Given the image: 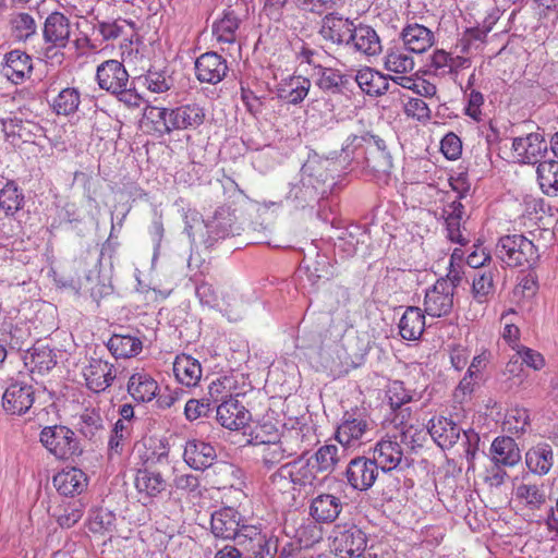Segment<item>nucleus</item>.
<instances>
[{
    "instance_id": "f257e3e1",
    "label": "nucleus",
    "mask_w": 558,
    "mask_h": 558,
    "mask_svg": "<svg viewBox=\"0 0 558 558\" xmlns=\"http://www.w3.org/2000/svg\"><path fill=\"white\" fill-rule=\"evenodd\" d=\"M336 162L328 158H313L306 161L302 168V177L299 184L290 192L295 198L307 201L318 194H325L327 186L335 182Z\"/></svg>"
},
{
    "instance_id": "f03ea898",
    "label": "nucleus",
    "mask_w": 558,
    "mask_h": 558,
    "mask_svg": "<svg viewBox=\"0 0 558 558\" xmlns=\"http://www.w3.org/2000/svg\"><path fill=\"white\" fill-rule=\"evenodd\" d=\"M496 256L508 267H531L539 258L538 247L523 234H507L496 244Z\"/></svg>"
},
{
    "instance_id": "7ed1b4c3",
    "label": "nucleus",
    "mask_w": 558,
    "mask_h": 558,
    "mask_svg": "<svg viewBox=\"0 0 558 558\" xmlns=\"http://www.w3.org/2000/svg\"><path fill=\"white\" fill-rule=\"evenodd\" d=\"M449 184L451 189L458 193V196L457 199L448 202L442 209L447 236L451 242L464 246L470 242V240L463 234L461 230V223L464 216V206L460 199L468 193L470 185L466 182V179L461 174L457 178L451 177Z\"/></svg>"
},
{
    "instance_id": "20e7f679",
    "label": "nucleus",
    "mask_w": 558,
    "mask_h": 558,
    "mask_svg": "<svg viewBox=\"0 0 558 558\" xmlns=\"http://www.w3.org/2000/svg\"><path fill=\"white\" fill-rule=\"evenodd\" d=\"M277 538L268 536L254 525H242L235 545L246 558H274L278 547Z\"/></svg>"
},
{
    "instance_id": "39448f33",
    "label": "nucleus",
    "mask_w": 558,
    "mask_h": 558,
    "mask_svg": "<svg viewBox=\"0 0 558 558\" xmlns=\"http://www.w3.org/2000/svg\"><path fill=\"white\" fill-rule=\"evenodd\" d=\"M39 439L49 453H82L75 433L64 425L44 427Z\"/></svg>"
},
{
    "instance_id": "423d86ee",
    "label": "nucleus",
    "mask_w": 558,
    "mask_h": 558,
    "mask_svg": "<svg viewBox=\"0 0 558 558\" xmlns=\"http://www.w3.org/2000/svg\"><path fill=\"white\" fill-rule=\"evenodd\" d=\"M453 287L446 279H438L424 299V312L432 317L448 316L453 308Z\"/></svg>"
},
{
    "instance_id": "0eeeda50",
    "label": "nucleus",
    "mask_w": 558,
    "mask_h": 558,
    "mask_svg": "<svg viewBox=\"0 0 558 558\" xmlns=\"http://www.w3.org/2000/svg\"><path fill=\"white\" fill-rule=\"evenodd\" d=\"M547 148L544 132L541 130L514 137L512 141L513 155L522 163H539Z\"/></svg>"
},
{
    "instance_id": "6e6552de",
    "label": "nucleus",
    "mask_w": 558,
    "mask_h": 558,
    "mask_svg": "<svg viewBox=\"0 0 558 558\" xmlns=\"http://www.w3.org/2000/svg\"><path fill=\"white\" fill-rule=\"evenodd\" d=\"M34 401L33 386L23 381H14L3 392L2 408L8 414L23 415L32 408Z\"/></svg>"
},
{
    "instance_id": "1a4fd4ad",
    "label": "nucleus",
    "mask_w": 558,
    "mask_h": 558,
    "mask_svg": "<svg viewBox=\"0 0 558 558\" xmlns=\"http://www.w3.org/2000/svg\"><path fill=\"white\" fill-rule=\"evenodd\" d=\"M96 81L100 89L117 94L128 86L129 73L122 62L109 59L97 66Z\"/></svg>"
},
{
    "instance_id": "9d476101",
    "label": "nucleus",
    "mask_w": 558,
    "mask_h": 558,
    "mask_svg": "<svg viewBox=\"0 0 558 558\" xmlns=\"http://www.w3.org/2000/svg\"><path fill=\"white\" fill-rule=\"evenodd\" d=\"M333 547L341 558H357L362 556L367 547V537L355 525L340 529L335 534Z\"/></svg>"
},
{
    "instance_id": "9b49d317",
    "label": "nucleus",
    "mask_w": 558,
    "mask_h": 558,
    "mask_svg": "<svg viewBox=\"0 0 558 558\" xmlns=\"http://www.w3.org/2000/svg\"><path fill=\"white\" fill-rule=\"evenodd\" d=\"M216 418L222 427L240 430L248 425L251 413L238 399L230 398L217 407Z\"/></svg>"
},
{
    "instance_id": "f8f14e48",
    "label": "nucleus",
    "mask_w": 558,
    "mask_h": 558,
    "mask_svg": "<svg viewBox=\"0 0 558 558\" xmlns=\"http://www.w3.org/2000/svg\"><path fill=\"white\" fill-rule=\"evenodd\" d=\"M228 72L226 59L216 52H205L195 61V75L201 83L217 84Z\"/></svg>"
},
{
    "instance_id": "ddd939ff",
    "label": "nucleus",
    "mask_w": 558,
    "mask_h": 558,
    "mask_svg": "<svg viewBox=\"0 0 558 558\" xmlns=\"http://www.w3.org/2000/svg\"><path fill=\"white\" fill-rule=\"evenodd\" d=\"M2 131L13 145L36 143L38 138L45 135V130L39 123L19 118L4 120L2 122Z\"/></svg>"
},
{
    "instance_id": "4468645a",
    "label": "nucleus",
    "mask_w": 558,
    "mask_h": 558,
    "mask_svg": "<svg viewBox=\"0 0 558 558\" xmlns=\"http://www.w3.org/2000/svg\"><path fill=\"white\" fill-rule=\"evenodd\" d=\"M86 386L94 392H102L109 388L116 378L113 364L101 359H92L84 369Z\"/></svg>"
},
{
    "instance_id": "2eb2a0df",
    "label": "nucleus",
    "mask_w": 558,
    "mask_h": 558,
    "mask_svg": "<svg viewBox=\"0 0 558 558\" xmlns=\"http://www.w3.org/2000/svg\"><path fill=\"white\" fill-rule=\"evenodd\" d=\"M354 25L349 19L335 13L326 14L322 20L320 36L335 45L350 44Z\"/></svg>"
},
{
    "instance_id": "dca6fc26",
    "label": "nucleus",
    "mask_w": 558,
    "mask_h": 558,
    "mask_svg": "<svg viewBox=\"0 0 558 558\" xmlns=\"http://www.w3.org/2000/svg\"><path fill=\"white\" fill-rule=\"evenodd\" d=\"M349 483L356 489L369 488L377 476V461L366 459L365 456H357L353 459L347 470Z\"/></svg>"
},
{
    "instance_id": "f3484780",
    "label": "nucleus",
    "mask_w": 558,
    "mask_h": 558,
    "mask_svg": "<svg viewBox=\"0 0 558 558\" xmlns=\"http://www.w3.org/2000/svg\"><path fill=\"white\" fill-rule=\"evenodd\" d=\"M210 527L216 537L233 539L235 543L241 533L240 514L230 507L219 509L211 514Z\"/></svg>"
},
{
    "instance_id": "a211bd4d",
    "label": "nucleus",
    "mask_w": 558,
    "mask_h": 558,
    "mask_svg": "<svg viewBox=\"0 0 558 558\" xmlns=\"http://www.w3.org/2000/svg\"><path fill=\"white\" fill-rule=\"evenodd\" d=\"M72 27L68 16L54 11L50 13L44 24V39L57 48H64L71 37Z\"/></svg>"
},
{
    "instance_id": "6ab92c4d",
    "label": "nucleus",
    "mask_w": 558,
    "mask_h": 558,
    "mask_svg": "<svg viewBox=\"0 0 558 558\" xmlns=\"http://www.w3.org/2000/svg\"><path fill=\"white\" fill-rule=\"evenodd\" d=\"M171 132L174 130L197 129L205 121V111L197 104H186L170 109Z\"/></svg>"
},
{
    "instance_id": "aec40b11",
    "label": "nucleus",
    "mask_w": 558,
    "mask_h": 558,
    "mask_svg": "<svg viewBox=\"0 0 558 558\" xmlns=\"http://www.w3.org/2000/svg\"><path fill=\"white\" fill-rule=\"evenodd\" d=\"M401 38L404 47L414 53H424L435 43L434 33L417 23L408 24L401 32Z\"/></svg>"
},
{
    "instance_id": "412c9836",
    "label": "nucleus",
    "mask_w": 558,
    "mask_h": 558,
    "mask_svg": "<svg viewBox=\"0 0 558 558\" xmlns=\"http://www.w3.org/2000/svg\"><path fill=\"white\" fill-rule=\"evenodd\" d=\"M32 70L33 62L27 53L21 50H12L5 54L2 73L13 84L23 83L31 75Z\"/></svg>"
},
{
    "instance_id": "4be33fe9",
    "label": "nucleus",
    "mask_w": 558,
    "mask_h": 558,
    "mask_svg": "<svg viewBox=\"0 0 558 558\" xmlns=\"http://www.w3.org/2000/svg\"><path fill=\"white\" fill-rule=\"evenodd\" d=\"M310 463L308 460L304 459V456H300L298 459L292 462H287L281 465L279 470L271 475L270 480L274 485V488H278L279 490H289L292 488V485L296 482L302 481L307 475L306 473L300 474L302 469L307 466Z\"/></svg>"
},
{
    "instance_id": "5701e85b",
    "label": "nucleus",
    "mask_w": 558,
    "mask_h": 558,
    "mask_svg": "<svg viewBox=\"0 0 558 558\" xmlns=\"http://www.w3.org/2000/svg\"><path fill=\"white\" fill-rule=\"evenodd\" d=\"M311 81L301 75H291L277 86V96L291 105L302 102L311 89Z\"/></svg>"
},
{
    "instance_id": "b1692460",
    "label": "nucleus",
    "mask_w": 558,
    "mask_h": 558,
    "mask_svg": "<svg viewBox=\"0 0 558 558\" xmlns=\"http://www.w3.org/2000/svg\"><path fill=\"white\" fill-rule=\"evenodd\" d=\"M159 390L155 378L145 371L135 372L128 381V392L138 402L151 401Z\"/></svg>"
},
{
    "instance_id": "393cba45",
    "label": "nucleus",
    "mask_w": 558,
    "mask_h": 558,
    "mask_svg": "<svg viewBox=\"0 0 558 558\" xmlns=\"http://www.w3.org/2000/svg\"><path fill=\"white\" fill-rule=\"evenodd\" d=\"M175 379L185 387H195L203 374L202 365L195 357L189 354H179L173 362Z\"/></svg>"
},
{
    "instance_id": "a878e982",
    "label": "nucleus",
    "mask_w": 558,
    "mask_h": 558,
    "mask_svg": "<svg viewBox=\"0 0 558 558\" xmlns=\"http://www.w3.org/2000/svg\"><path fill=\"white\" fill-rule=\"evenodd\" d=\"M53 485L64 496L81 494L87 486V476L76 468H68L53 477Z\"/></svg>"
},
{
    "instance_id": "bb28decb",
    "label": "nucleus",
    "mask_w": 558,
    "mask_h": 558,
    "mask_svg": "<svg viewBox=\"0 0 558 558\" xmlns=\"http://www.w3.org/2000/svg\"><path fill=\"white\" fill-rule=\"evenodd\" d=\"M363 418H345L337 428L336 439L344 449H355L367 429Z\"/></svg>"
},
{
    "instance_id": "cd10ccee",
    "label": "nucleus",
    "mask_w": 558,
    "mask_h": 558,
    "mask_svg": "<svg viewBox=\"0 0 558 558\" xmlns=\"http://www.w3.org/2000/svg\"><path fill=\"white\" fill-rule=\"evenodd\" d=\"M341 510L342 502L340 498L330 494L317 496L311 505V515L317 522H332L338 518Z\"/></svg>"
},
{
    "instance_id": "c85d7f7f",
    "label": "nucleus",
    "mask_w": 558,
    "mask_h": 558,
    "mask_svg": "<svg viewBox=\"0 0 558 558\" xmlns=\"http://www.w3.org/2000/svg\"><path fill=\"white\" fill-rule=\"evenodd\" d=\"M425 329V316L421 308L409 306L399 322L400 336L405 340H417Z\"/></svg>"
},
{
    "instance_id": "c756f323",
    "label": "nucleus",
    "mask_w": 558,
    "mask_h": 558,
    "mask_svg": "<svg viewBox=\"0 0 558 558\" xmlns=\"http://www.w3.org/2000/svg\"><path fill=\"white\" fill-rule=\"evenodd\" d=\"M404 46H395L387 49L384 56V68L396 74H407L413 71L415 62Z\"/></svg>"
},
{
    "instance_id": "7c9ffc66",
    "label": "nucleus",
    "mask_w": 558,
    "mask_h": 558,
    "mask_svg": "<svg viewBox=\"0 0 558 558\" xmlns=\"http://www.w3.org/2000/svg\"><path fill=\"white\" fill-rule=\"evenodd\" d=\"M350 44L354 46L355 50L366 56H375L381 50L377 33L367 25L354 26Z\"/></svg>"
},
{
    "instance_id": "2f4dec72",
    "label": "nucleus",
    "mask_w": 558,
    "mask_h": 558,
    "mask_svg": "<svg viewBox=\"0 0 558 558\" xmlns=\"http://www.w3.org/2000/svg\"><path fill=\"white\" fill-rule=\"evenodd\" d=\"M430 433L433 442L441 450H449L460 437V428L452 421L445 417L432 422Z\"/></svg>"
},
{
    "instance_id": "473e14b6",
    "label": "nucleus",
    "mask_w": 558,
    "mask_h": 558,
    "mask_svg": "<svg viewBox=\"0 0 558 558\" xmlns=\"http://www.w3.org/2000/svg\"><path fill=\"white\" fill-rule=\"evenodd\" d=\"M107 347L114 357L130 359L142 352L143 342L135 336L114 333L108 340Z\"/></svg>"
},
{
    "instance_id": "72a5a7b5",
    "label": "nucleus",
    "mask_w": 558,
    "mask_h": 558,
    "mask_svg": "<svg viewBox=\"0 0 558 558\" xmlns=\"http://www.w3.org/2000/svg\"><path fill=\"white\" fill-rule=\"evenodd\" d=\"M515 499L529 510H539L547 502L544 485L522 483L515 488Z\"/></svg>"
},
{
    "instance_id": "f704fd0d",
    "label": "nucleus",
    "mask_w": 558,
    "mask_h": 558,
    "mask_svg": "<svg viewBox=\"0 0 558 558\" xmlns=\"http://www.w3.org/2000/svg\"><path fill=\"white\" fill-rule=\"evenodd\" d=\"M355 81L360 88L369 96L383 95L388 90V81L385 75L371 68L357 71Z\"/></svg>"
},
{
    "instance_id": "c9c22d12",
    "label": "nucleus",
    "mask_w": 558,
    "mask_h": 558,
    "mask_svg": "<svg viewBox=\"0 0 558 558\" xmlns=\"http://www.w3.org/2000/svg\"><path fill=\"white\" fill-rule=\"evenodd\" d=\"M25 203L23 191L16 182L9 180L2 189H0V209L5 217H14Z\"/></svg>"
},
{
    "instance_id": "e433bc0d",
    "label": "nucleus",
    "mask_w": 558,
    "mask_h": 558,
    "mask_svg": "<svg viewBox=\"0 0 558 558\" xmlns=\"http://www.w3.org/2000/svg\"><path fill=\"white\" fill-rule=\"evenodd\" d=\"M143 121L150 131L159 135L171 133L170 109L147 105L144 109Z\"/></svg>"
},
{
    "instance_id": "4c0bfd02",
    "label": "nucleus",
    "mask_w": 558,
    "mask_h": 558,
    "mask_svg": "<svg viewBox=\"0 0 558 558\" xmlns=\"http://www.w3.org/2000/svg\"><path fill=\"white\" fill-rule=\"evenodd\" d=\"M537 181L544 194L548 196L558 195V161L546 160L538 163Z\"/></svg>"
},
{
    "instance_id": "58836bf2",
    "label": "nucleus",
    "mask_w": 558,
    "mask_h": 558,
    "mask_svg": "<svg viewBox=\"0 0 558 558\" xmlns=\"http://www.w3.org/2000/svg\"><path fill=\"white\" fill-rule=\"evenodd\" d=\"M97 29L104 40H116L124 36H136L135 23L124 19L98 22Z\"/></svg>"
},
{
    "instance_id": "ea45409f",
    "label": "nucleus",
    "mask_w": 558,
    "mask_h": 558,
    "mask_svg": "<svg viewBox=\"0 0 558 558\" xmlns=\"http://www.w3.org/2000/svg\"><path fill=\"white\" fill-rule=\"evenodd\" d=\"M521 460V456H489V464L486 466V481L490 485L499 486L504 483L506 472L504 466H513Z\"/></svg>"
},
{
    "instance_id": "a19ab883",
    "label": "nucleus",
    "mask_w": 558,
    "mask_h": 558,
    "mask_svg": "<svg viewBox=\"0 0 558 558\" xmlns=\"http://www.w3.org/2000/svg\"><path fill=\"white\" fill-rule=\"evenodd\" d=\"M81 94L74 87H65L53 98L51 107L58 116H70L77 111Z\"/></svg>"
},
{
    "instance_id": "79ce46f5",
    "label": "nucleus",
    "mask_w": 558,
    "mask_h": 558,
    "mask_svg": "<svg viewBox=\"0 0 558 558\" xmlns=\"http://www.w3.org/2000/svg\"><path fill=\"white\" fill-rule=\"evenodd\" d=\"M135 486L138 493H145L149 497H156L162 493L167 483L159 473L138 470L135 477Z\"/></svg>"
},
{
    "instance_id": "37998d69",
    "label": "nucleus",
    "mask_w": 558,
    "mask_h": 558,
    "mask_svg": "<svg viewBox=\"0 0 558 558\" xmlns=\"http://www.w3.org/2000/svg\"><path fill=\"white\" fill-rule=\"evenodd\" d=\"M404 433V453H418L421 450H429L433 442L430 428H414L412 425L403 428Z\"/></svg>"
},
{
    "instance_id": "c03bdc74",
    "label": "nucleus",
    "mask_w": 558,
    "mask_h": 558,
    "mask_svg": "<svg viewBox=\"0 0 558 558\" xmlns=\"http://www.w3.org/2000/svg\"><path fill=\"white\" fill-rule=\"evenodd\" d=\"M240 21L233 12H226L223 16L215 22L213 34L220 44H234Z\"/></svg>"
},
{
    "instance_id": "a18cd8bd",
    "label": "nucleus",
    "mask_w": 558,
    "mask_h": 558,
    "mask_svg": "<svg viewBox=\"0 0 558 558\" xmlns=\"http://www.w3.org/2000/svg\"><path fill=\"white\" fill-rule=\"evenodd\" d=\"M404 450L403 428L392 425L375 445L374 453H404Z\"/></svg>"
},
{
    "instance_id": "49530a36",
    "label": "nucleus",
    "mask_w": 558,
    "mask_h": 558,
    "mask_svg": "<svg viewBox=\"0 0 558 558\" xmlns=\"http://www.w3.org/2000/svg\"><path fill=\"white\" fill-rule=\"evenodd\" d=\"M317 71L316 85L324 92L339 93L347 83V77L340 70L322 65L317 66Z\"/></svg>"
},
{
    "instance_id": "de8ad7c7",
    "label": "nucleus",
    "mask_w": 558,
    "mask_h": 558,
    "mask_svg": "<svg viewBox=\"0 0 558 558\" xmlns=\"http://www.w3.org/2000/svg\"><path fill=\"white\" fill-rule=\"evenodd\" d=\"M116 514L106 509L99 508L94 510L88 520L89 531L99 534H111L116 530Z\"/></svg>"
},
{
    "instance_id": "09e8293b",
    "label": "nucleus",
    "mask_w": 558,
    "mask_h": 558,
    "mask_svg": "<svg viewBox=\"0 0 558 558\" xmlns=\"http://www.w3.org/2000/svg\"><path fill=\"white\" fill-rule=\"evenodd\" d=\"M236 388V380L233 376H220L213 380L208 386V396L210 402H223L232 397L233 391Z\"/></svg>"
},
{
    "instance_id": "8fccbe9b",
    "label": "nucleus",
    "mask_w": 558,
    "mask_h": 558,
    "mask_svg": "<svg viewBox=\"0 0 558 558\" xmlns=\"http://www.w3.org/2000/svg\"><path fill=\"white\" fill-rule=\"evenodd\" d=\"M31 364L33 372L37 371L39 374L49 372L57 364L56 354L47 345H35L31 351Z\"/></svg>"
},
{
    "instance_id": "3c124183",
    "label": "nucleus",
    "mask_w": 558,
    "mask_h": 558,
    "mask_svg": "<svg viewBox=\"0 0 558 558\" xmlns=\"http://www.w3.org/2000/svg\"><path fill=\"white\" fill-rule=\"evenodd\" d=\"M530 425L529 411L525 408L513 407L507 411L504 420V429L511 434L523 433Z\"/></svg>"
},
{
    "instance_id": "603ef678",
    "label": "nucleus",
    "mask_w": 558,
    "mask_h": 558,
    "mask_svg": "<svg viewBox=\"0 0 558 558\" xmlns=\"http://www.w3.org/2000/svg\"><path fill=\"white\" fill-rule=\"evenodd\" d=\"M494 275L492 271H484L473 278L472 294L478 303H486L494 294Z\"/></svg>"
},
{
    "instance_id": "864d4df0",
    "label": "nucleus",
    "mask_w": 558,
    "mask_h": 558,
    "mask_svg": "<svg viewBox=\"0 0 558 558\" xmlns=\"http://www.w3.org/2000/svg\"><path fill=\"white\" fill-rule=\"evenodd\" d=\"M12 35L17 40H26L36 32V23L28 13H17L11 19Z\"/></svg>"
},
{
    "instance_id": "5fc2aeb1",
    "label": "nucleus",
    "mask_w": 558,
    "mask_h": 558,
    "mask_svg": "<svg viewBox=\"0 0 558 558\" xmlns=\"http://www.w3.org/2000/svg\"><path fill=\"white\" fill-rule=\"evenodd\" d=\"M390 408L393 412L413 400V395L401 380L391 381L386 391Z\"/></svg>"
},
{
    "instance_id": "6e6d98bb",
    "label": "nucleus",
    "mask_w": 558,
    "mask_h": 558,
    "mask_svg": "<svg viewBox=\"0 0 558 558\" xmlns=\"http://www.w3.org/2000/svg\"><path fill=\"white\" fill-rule=\"evenodd\" d=\"M295 8L304 14L320 16L337 9L341 0H293Z\"/></svg>"
},
{
    "instance_id": "4d7b16f0",
    "label": "nucleus",
    "mask_w": 558,
    "mask_h": 558,
    "mask_svg": "<svg viewBox=\"0 0 558 558\" xmlns=\"http://www.w3.org/2000/svg\"><path fill=\"white\" fill-rule=\"evenodd\" d=\"M474 78V74H472L469 78L465 95L468 98V104L465 107V114L473 119L476 122L482 121V107L484 105V96L481 92L472 88V80Z\"/></svg>"
},
{
    "instance_id": "13d9d810",
    "label": "nucleus",
    "mask_w": 558,
    "mask_h": 558,
    "mask_svg": "<svg viewBox=\"0 0 558 558\" xmlns=\"http://www.w3.org/2000/svg\"><path fill=\"white\" fill-rule=\"evenodd\" d=\"M84 514V505L80 501H72L61 508L56 515L57 523L62 529H70L75 525Z\"/></svg>"
},
{
    "instance_id": "bf43d9fd",
    "label": "nucleus",
    "mask_w": 558,
    "mask_h": 558,
    "mask_svg": "<svg viewBox=\"0 0 558 558\" xmlns=\"http://www.w3.org/2000/svg\"><path fill=\"white\" fill-rule=\"evenodd\" d=\"M80 430L90 440L97 438L104 432L102 418L99 413L86 410L81 415Z\"/></svg>"
},
{
    "instance_id": "052dcab7",
    "label": "nucleus",
    "mask_w": 558,
    "mask_h": 558,
    "mask_svg": "<svg viewBox=\"0 0 558 558\" xmlns=\"http://www.w3.org/2000/svg\"><path fill=\"white\" fill-rule=\"evenodd\" d=\"M403 110L407 117L417 120L418 122H426L432 118V111L428 105L421 98L409 97L404 101Z\"/></svg>"
},
{
    "instance_id": "680f3d73",
    "label": "nucleus",
    "mask_w": 558,
    "mask_h": 558,
    "mask_svg": "<svg viewBox=\"0 0 558 558\" xmlns=\"http://www.w3.org/2000/svg\"><path fill=\"white\" fill-rule=\"evenodd\" d=\"M428 66L435 75L451 74V53L444 49L435 50L429 58Z\"/></svg>"
},
{
    "instance_id": "e2e57ef3",
    "label": "nucleus",
    "mask_w": 558,
    "mask_h": 558,
    "mask_svg": "<svg viewBox=\"0 0 558 558\" xmlns=\"http://www.w3.org/2000/svg\"><path fill=\"white\" fill-rule=\"evenodd\" d=\"M144 84L151 93H165L171 87V80L163 72L149 70L144 76Z\"/></svg>"
},
{
    "instance_id": "0e129e2a",
    "label": "nucleus",
    "mask_w": 558,
    "mask_h": 558,
    "mask_svg": "<svg viewBox=\"0 0 558 558\" xmlns=\"http://www.w3.org/2000/svg\"><path fill=\"white\" fill-rule=\"evenodd\" d=\"M440 150L449 160H457L462 154V142L460 137L450 132L440 142Z\"/></svg>"
},
{
    "instance_id": "69168bd1",
    "label": "nucleus",
    "mask_w": 558,
    "mask_h": 558,
    "mask_svg": "<svg viewBox=\"0 0 558 558\" xmlns=\"http://www.w3.org/2000/svg\"><path fill=\"white\" fill-rule=\"evenodd\" d=\"M211 411V402L207 399H191L184 408L185 416L189 421H195L199 417L207 416Z\"/></svg>"
},
{
    "instance_id": "338daca9",
    "label": "nucleus",
    "mask_w": 558,
    "mask_h": 558,
    "mask_svg": "<svg viewBox=\"0 0 558 558\" xmlns=\"http://www.w3.org/2000/svg\"><path fill=\"white\" fill-rule=\"evenodd\" d=\"M518 355L521 357L522 362L534 371H541L546 362L543 354L536 350H533L529 347L521 345L517 350Z\"/></svg>"
},
{
    "instance_id": "774afa93",
    "label": "nucleus",
    "mask_w": 558,
    "mask_h": 558,
    "mask_svg": "<svg viewBox=\"0 0 558 558\" xmlns=\"http://www.w3.org/2000/svg\"><path fill=\"white\" fill-rule=\"evenodd\" d=\"M475 376L466 373L457 386L453 398L459 403H463L469 400L475 389L476 380Z\"/></svg>"
}]
</instances>
